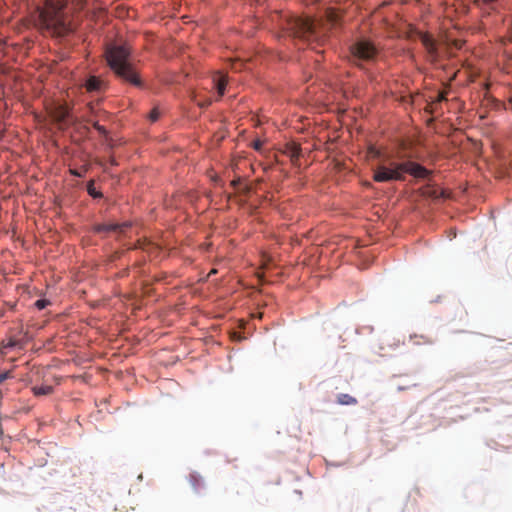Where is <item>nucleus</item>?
Returning <instances> with one entry per match:
<instances>
[{"label": "nucleus", "mask_w": 512, "mask_h": 512, "mask_svg": "<svg viewBox=\"0 0 512 512\" xmlns=\"http://www.w3.org/2000/svg\"><path fill=\"white\" fill-rule=\"evenodd\" d=\"M34 305L38 310H42L50 305V301L46 299H38Z\"/></svg>", "instance_id": "nucleus-17"}, {"label": "nucleus", "mask_w": 512, "mask_h": 512, "mask_svg": "<svg viewBox=\"0 0 512 512\" xmlns=\"http://www.w3.org/2000/svg\"><path fill=\"white\" fill-rule=\"evenodd\" d=\"M422 194L424 196L437 199L443 195V192H439V190L434 187L427 186L422 189Z\"/></svg>", "instance_id": "nucleus-12"}, {"label": "nucleus", "mask_w": 512, "mask_h": 512, "mask_svg": "<svg viewBox=\"0 0 512 512\" xmlns=\"http://www.w3.org/2000/svg\"><path fill=\"white\" fill-rule=\"evenodd\" d=\"M11 377H12V375H11V372H9V371L1 373L0 374V383H3L5 380H7Z\"/></svg>", "instance_id": "nucleus-20"}, {"label": "nucleus", "mask_w": 512, "mask_h": 512, "mask_svg": "<svg viewBox=\"0 0 512 512\" xmlns=\"http://www.w3.org/2000/svg\"><path fill=\"white\" fill-rule=\"evenodd\" d=\"M405 174L417 179H427L431 172L416 162L410 160L397 162L389 158L381 159L373 168V180L380 183L403 181Z\"/></svg>", "instance_id": "nucleus-1"}, {"label": "nucleus", "mask_w": 512, "mask_h": 512, "mask_svg": "<svg viewBox=\"0 0 512 512\" xmlns=\"http://www.w3.org/2000/svg\"><path fill=\"white\" fill-rule=\"evenodd\" d=\"M337 403L340 405H356L357 399L349 394H339L337 396Z\"/></svg>", "instance_id": "nucleus-10"}, {"label": "nucleus", "mask_w": 512, "mask_h": 512, "mask_svg": "<svg viewBox=\"0 0 512 512\" xmlns=\"http://www.w3.org/2000/svg\"><path fill=\"white\" fill-rule=\"evenodd\" d=\"M130 224L128 222L124 223H102L94 226V231L97 233H123L126 228H128Z\"/></svg>", "instance_id": "nucleus-6"}, {"label": "nucleus", "mask_w": 512, "mask_h": 512, "mask_svg": "<svg viewBox=\"0 0 512 512\" xmlns=\"http://www.w3.org/2000/svg\"><path fill=\"white\" fill-rule=\"evenodd\" d=\"M283 153L290 157L291 161L296 164L301 155V147L299 144L290 142L285 144Z\"/></svg>", "instance_id": "nucleus-7"}, {"label": "nucleus", "mask_w": 512, "mask_h": 512, "mask_svg": "<svg viewBox=\"0 0 512 512\" xmlns=\"http://www.w3.org/2000/svg\"><path fill=\"white\" fill-rule=\"evenodd\" d=\"M226 84H227V81L224 77L219 78V80L217 82V92H218L219 97H222L224 95Z\"/></svg>", "instance_id": "nucleus-15"}, {"label": "nucleus", "mask_w": 512, "mask_h": 512, "mask_svg": "<svg viewBox=\"0 0 512 512\" xmlns=\"http://www.w3.org/2000/svg\"><path fill=\"white\" fill-rule=\"evenodd\" d=\"M68 115H69L68 111L65 108L61 107L56 115L57 121L65 122L66 119L68 118Z\"/></svg>", "instance_id": "nucleus-16"}, {"label": "nucleus", "mask_w": 512, "mask_h": 512, "mask_svg": "<svg viewBox=\"0 0 512 512\" xmlns=\"http://www.w3.org/2000/svg\"><path fill=\"white\" fill-rule=\"evenodd\" d=\"M103 85L104 82L96 76H90L85 83V87L89 92L100 91Z\"/></svg>", "instance_id": "nucleus-9"}, {"label": "nucleus", "mask_w": 512, "mask_h": 512, "mask_svg": "<svg viewBox=\"0 0 512 512\" xmlns=\"http://www.w3.org/2000/svg\"><path fill=\"white\" fill-rule=\"evenodd\" d=\"M32 391L35 396L49 395L53 392V387L50 385L34 386Z\"/></svg>", "instance_id": "nucleus-11"}, {"label": "nucleus", "mask_w": 512, "mask_h": 512, "mask_svg": "<svg viewBox=\"0 0 512 512\" xmlns=\"http://www.w3.org/2000/svg\"><path fill=\"white\" fill-rule=\"evenodd\" d=\"M369 153L373 155L374 157H378L380 155V152L376 150L375 148H370Z\"/></svg>", "instance_id": "nucleus-23"}, {"label": "nucleus", "mask_w": 512, "mask_h": 512, "mask_svg": "<svg viewBox=\"0 0 512 512\" xmlns=\"http://www.w3.org/2000/svg\"><path fill=\"white\" fill-rule=\"evenodd\" d=\"M8 346H14V342H9Z\"/></svg>", "instance_id": "nucleus-26"}, {"label": "nucleus", "mask_w": 512, "mask_h": 512, "mask_svg": "<svg viewBox=\"0 0 512 512\" xmlns=\"http://www.w3.org/2000/svg\"><path fill=\"white\" fill-rule=\"evenodd\" d=\"M350 51L354 61L374 60L379 52V48L368 39H359L350 47Z\"/></svg>", "instance_id": "nucleus-5"}, {"label": "nucleus", "mask_w": 512, "mask_h": 512, "mask_svg": "<svg viewBox=\"0 0 512 512\" xmlns=\"http://www.w3.org/2000/svg\"><path fill=\"white\" fill-rule=\"evenodd\" d=\"M92 125L100 134H102V135L107 134V130L105 129V127L100 125L98 122H93Z\"/></svg>", "instance_id": "nucleus-18"}, {"label": "nucleus", "mask_w": 512, "mask_h": 512, "mask_svg": "<svg viewBox=\"0 0 512 512\" xmlns=\"http://www.w3.org/2000/svg\"><path fill=\"white\" fill-rule=\"evenodd\" d=\"M159 116H160V113H159V111H158V109H157V108H154V109L150 112V115H149L150 120H151V121H153V122H154V121H156V120H158Z\"/></svg>", "instance_id": "nucleus-19"}, {"label": "nucleus", "mask_w": 512, "mask_h": 512, "mask_svg": "<svg viewBox=\"0 0 512 512\" xmlns=\"http://www.w3.org/2000/svg\"><path fill=\"white\" fill-rule=\"evenodd\" d=\"M447 100V92H440L437 96V101L441 102Z\"/></svg>", "instance_id": "nucleus-22"}, {"label": "nucleus", "mask_w": 512, "mask_h": 512, "mask_svg": "<svg viewBox=\"0 0 512 512\" xmlns=\"http://www.w3.org/2000/svg\"><path fill=\"white\" fill-rule=\"evenodd\" d=\"M332 16H333V15H331V16H330V17H331V21H332V22H335V19H334Z\"/></svg>", "instance_id": "nucleus-27"}, {"label": "nucleus", "mask_w": 512, "mask_h": 512, "mask_svg": "<svg viewBox=\"0 0 512 512\" xmlns=\"http://www.w3.org/2000/svg\"><path fill=\"white\" fill-rule=\"evenodd\" d=\"M288 30L294 37L305 40L317 39L320 35L319 23L309 17H295L288 22Z\"/></svg>", "instance_id": "nucleus-4"}, {"label": "nucleus", "mask_w": 512, "mask_h": 512, "mask_svg": "<svg viewBox=\"0 0 512 512\" xmlns=\"http://www.w3.org/2000/svg\"><path fill=\"white\" fill-rule=\"evenodd\" d=\"M423 43L427 49V51L431 54V55H434L436 53V46L433 42L432 39L428 38V37H425L423 39Z\"/></svg>", "instance_id": "nucleus-14"}, {"label": "nucleus", "mask_w": 512, "mask_h": 512, "mask_svg": "<svg viewBox=\"0 0 512 512\" xmlns=\"http://www.w3.org/2000/svg\"><path fill=\"white\" fill-rule=\"evenodd\" d=\"M39 17L43 29L54 37H64L73 31L61 6L49 4L40 12Z\"/></svg>", "instance_id": "nucleus-3"}, {"label": "nucleus", "mask_w": 512, "mask_h": 512, "mask_svg": "<svg viewBox=\"0 0 512 512\" xmlns=\"http://www.w3.org/2000/svg\"><path fill=\"white\" fill-rule=\"evenodd\" d=\"M244 190H245V192H248V191H249L248 186H245V187H244Z\"/></svg>", "instance_id": "nucleus-25"}, {"label": "nucleus", "mask_w": 512, "mask_h": 512, "mask_svg": "<svg viewBox=\"0 0 512 512\" xmlns=\"http://www.w3.org/2000/svg\"><path fill=\"white\" fill-rule=\"evenodd\" d=\"M107 63L114 74L124 82L141 86L142 82L130 62V49L126 45H108L105 52Z\"/></svg>", "instance_id": "nucleus-2"}, {"label": "nucleus", "mask_w": 512, "mask_h": 512, "mask_svg": "<svg viewBox=\"0 0 512 512\" xmlns=\"http://www.w3.org/2000/svg\"><path fill=\"white\" fill-rule=\"evenodd\" d=\"M188 480L194 491L197 493L201 492L205 488V481L203 477L196 472L190 473Z\"/></svg>", "instance_id": "nucleus-8"}, {"label": "nucleus", "mask_w": 512, "mask_h": 512, "mask_svg": "<svg viewBox=\"0 0 512 512\" xmlns=\"http://www.w3.org/2000/svg\"><path fill=\"white\" fill-rule=\"evenodd\" d=\"M262 141L260 140H255L253 143H252V147L256 150V151H261V148H262Z\"/></svg>", "instance_id": "nucleus-21"}, {"label": "nucleus", "mask_w": 512, "mask_h": 512, "mask_svg": "<svg viewBox=\"0 0 512 512\" xmlns=\"http://www.w3.org/2000/svg\"><path fill=\"white\" fill-rule=\"evenodd\" d=\"M87 192L93 198H102L103 194L100 191H97L94 187V181L91 180L87 184Z\"/></svg>", "instance_id": "nucleus-13"}, {"label": "nucleus", "mask_w": 512, "mask_h": 512, "mask_svg": "<svg viewBox=\"0 0 512 512\" xmlns=\"http://www.w3.org/2000/svg\"><path fill=\"white\" fill-rule=\"evenodd\" d=\"M241 184V180L240 178L238 179H235L231 182V185L234 187V188H237L239 185Z\"/></svg>", "instance_id": "nucleus-24"}]
</instances>
